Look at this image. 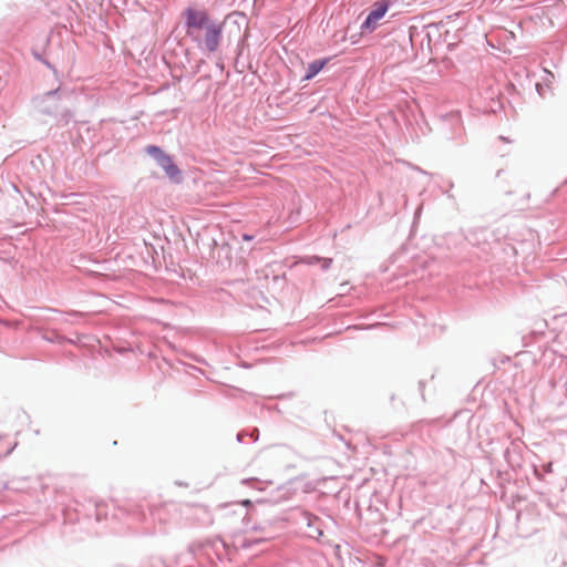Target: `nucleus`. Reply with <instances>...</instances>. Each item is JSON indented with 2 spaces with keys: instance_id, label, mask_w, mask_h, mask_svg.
Wrapping results in <instances>:
<instances>
[{
  "instance_id": "1",
  "label": "nucleus",
  "mask_w": 567,
  "mask_h": 567,
  "mask_svg": "<svg viewBox=\"0 0 567 567\" xmlns=\"http://www.w3.org/2000/svg\"><path fill=\"white\" fill-rule=\"evenodd\" d=\"M389 10V2L380 0L373 4L372 10L368 14L365 21L361 25L362 32H373L379 25V21L385 16Z\"/></svg>"
},
{
  "instance_id": "2",
  "label": "nucleus",
  "mask_w": 567,
  "mask_h": 567,
  "mask_svg": "<svg viewBox=\"0 0 567 567\" xmlns=\"http://www.w3.org/2000/svg\"><path fill=\"white\" fill-rule=\"evenodd\" d=\"M184 16L188 35H193L196 29H204L209 23L208 14L203 10L187 8Z\"/></svg>"
},
{
  "instance_id": "3",
  "label": "nucleus",
  "mask_w": 567,
  "mask_h": 567,
  "mask_svg": "<svg viewBox=\"0 0 567 567\" xmlns=\"http://www.w3.org/2000/svg\"><path fill=\"white\" fill-rule=\"evenodd\" d=\"M205 37H204V44L206 49L210 52H214L217 50L219 45V38L221 34V28L220 25L216 23H208L205 28Z\"/></svg>"
},
{
  "instance_id": "4",
  "label": "nucleus",
  "mask_w": 567,
  "mask_h": 567,
  "mask_svg": "<svg viewBox=\"0 0 567 567\" xmlns=\"http://www.w3.org/2000/svg\"><path fill=\"white\" fill-rule=\"evenodd\" d=\"M157 162L171 179L179 182L181 171L174 164L171 156L161 153V156L157 157Z\"/></svg>"
},
{
  "instance_id": "5",
  "label": "nucleus",
  "mask_w": 567,
  "mask_h": 567,
  "mask_svg": "<svg viewBox=\"0 0 567 567\" xmlns=\"http://www.w3.org/2000/svg\"><path fill=\"white\" fill-rule=\"evenodd\" d=\"M326 65L324 60H316L312 63L309 64L308 73L306 75L307 79H311L315 75H317Z\"/></svg>"
},
{
  "instance_id": "6",
  "label": "nucleus",
  "mask_w": 567,
  "mask_h": 567,
  "mask_svg": "<svg viewBox=\"0 0 567 567\" xmlns=\"http://www.w3.org/2000/svg\"><path fill=\"white\" fill-rule=\"evenodd\" d=\"M147 153H148L150 155L155 156V157L157 158V157H159V156H161V153H163V152H162V150H161L159 147H157V146H148V147H147Z\"/></svg>"
}]
</instances>
